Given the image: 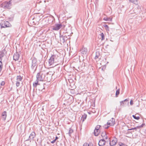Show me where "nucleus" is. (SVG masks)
I'll return each mask as SVG.
<instances>
[{
    "label": "nucleus",
    "instance_id": "obj_19",
    "mask_svg": "<svg viewBox=\"0 0 146 146\" xmlns=\"http://www.w3.org/2000/svg\"><path fill=\"white\" fill-rule=\"evenodd\" d=\"M86 117L87 115L85 113H84L83 115H82L81 118V119L82 120V121H84L86 119Z\"/></svg>",
    "mask_w": 146,
    "mask_h": 146
},
{
    "label": "nucleus",
    "instance_id": "obj_25",
    "mask_svg": "<svg viewBox=\"0 0 146 146\" xmlns=\"http://www.w3.org/2000/svg\"><path fill=\"white\" fill-rule=\"evenodd\" d=\"M99 56H100V54L99 53V52H96V56L95 57V59H96L97 58H98Z\"/></svg>",
    "mask_w": 146,
    "mask_h": 146
},
{
    "label": "nucleus",
    "instance_id": "obj_42",
    "mask_svg": "<svg viewBox=\"0 0 146 146\" xmlns=\"http://www.w3.org/2000/svg\"><path fill=\"white\" fill-rule=\"evenodd\" d=\"M2 57L0 56V60H2Z\"/></svg>",
    "mask_w": 146,
    "mask_h": 146
},
{
    "label": "nucleus",
    "instance_id": "obj_17",
    "mask_svg": "<svg viewBox=\"0 0 146 146\" xmlns=\"http://www.w3.org/2000/svg\"><path fill=\"white\" fill-rule=\"evenodd\" d=\"M100 132V130H97L95 129L94 130V134L95 136H98Z\"/></svg>",
    "mask_w": 146,
    "mask_h": 146
},
{
    "label": "nucleus",
    "instance_id": "obj_24",
    "mask_svg": "<svg viewBox=\"0 0 146 146\" xmlns=\"http://www.w3.org/2000/svg\"><path fill=\"white\" fill-rule=\"evenodd\" d=\"M128 101V99H126L124 100L123 101H120V102L121 104V105L122 106H123V105L124 104V102L125 101Z\"/></svg>",
    "mask_w": 146,
    "mask_h": 146
},
{
    "label": "nucleus",
    "instance_id": "obj_2",
    "mask_svg": "<svg viewBox=\"0 0 146 146\" xmlns=\"http://www.w3.org/2000/svg\"><path fill=\"white\" fill-rule=\"evenodd\" d=\"M45 76L44 73L42 72H40L38 73L36 76V80L39 81H42L44 80Z\"/></svg>",
    "mask_w": 146,
    "mask_h": 146
},
{
    "label": "nucleus",
    "instance_id": "obj_37",
    "mask_svg": "<svg viewBox=\"0 0 146 146\" xmlns=\"http://www.w3.org/2000/svg\"><path fill=\"white\" fill-rule=\"evenodd\" d=\"M119 145L120 146H125V144L122 143H119Z\"/></svg>",
    "mask_w": 146,
    "mask_h": 146
},
{
    "label": "nucleus",
    "instance_id": "obj_10",
    "mask_svg": "<svg viewBox=\"0 0 146 146\" xmlns=\"http://www.w3.org/2000/svg\"><path fill=\"white\" fill-rule=\"evenodd\" d=\"M115 123V119L112 118L110 121H109L107 123V124L109 125L110 126H113Z\"/></svg>",
    "mask_w": 146,
    "mask_h": 146
},
{
    "label": "nucleus",
    "instance_id": "obj_18",
    "mask_svg": "<svg viewBox=\"0 0 146 146\" xmlns=\"http://www.w3.org/2000/svg\"><path fill=\"white\" fill-rule=\"evenodd\" d=\"M5 50L4 49L0 52V56L3 57L5 55Z\"/></svg>",
    "mask_w": 146,
    "mask_h": 146
},
{
    "label": "nucleus",
    "instance_id": "obj_45",
    "mask_svg": "<svg viewBox=\"0 0 146 146\" xmlns=\"http://www.w3.org/2000/svg\"><path fill=\"white\" fill-rule=\"evenodd\" d=\"M116 89H117V87H116Z\"/></svg>",
    "mask_w": 146,
    "mask_h": 146
},
{
    "label": "nucleus",
    "instance_id": "obj_44",
    "mask_svg": "<svg viewBox=\"0 0 146 146\" xmlns=\"http://www.w3.org/2000/svg\"><path fill=\"white\" fill-rule=\"evenodd\" d=\"M2 69L0 68V73L1 72Z\"/></svg>",
    "mask_w": 146,
    "mask_h": 146
},
{
    "label": "nucleus",
    "instance_id": "obj_11",
    "mask_svg": "<svg viewBox=\"0 0 146 146\" xmlns=\"http://www.w3.org/2000/svg\"><path fill=\"white\" fill-rule=\"evenodd\" d=\"M117 142V139L115 138L111 141H110V146H114L115 145Z\"/></svg>",
    "mask_w": 146,
    "mask_h": 146
},
{
    "label": "nucleus",
    "instance_id": "obj_23",
    "mask_svg": "<svg viewBox=\"0 0 146 146\" xmlns=\"http://www.w3.org/2000/svg\"><path fill=\"white\" fill-rule=\"evenodd\" d=\"M104 20L105 21H111L112 18L110 17H105Z\"/></svg>",
    "mask_w": 146,
    "mask_h": 146
},
{
    "label": "nucleus",
    "instance_id": "obj_30",
    "mask_svg": "<svg viewBox=\"0 0 146 146\" xmlns=\"http://www.w3.org/2000/svg\"><path fill=\"white\" fill-rule=\"evenodd\" d=\"M119 94V89H117L116 91V94H115L116 97H117V96Z\"/></svg>",
    "mask_w": 146,
    "mask_h": 146
},
{
    "label": "nucleus",
    "instance_id": "obj_22",
    "mask_svg": "<svg viewBox=\"0 0 146 146\" xmlns=\"http://www.w3.org/2000/svg\"><path fill=\"white\" fill-rule=\"evenodd\" d=\"M129 1L135 4H138V0H129Z\"/></svg>",
    "mask_w": 146,
    "mask_h": 146
},
{
    "label": "nucleus",
    "instance_id": "obj_1",
    "mask_svg": "<svg viewBox=\"0 0 146 146\" xmlns=\"http://www.w3.org/2000/svg\"><path fill=\"white\" fill-rule=\"evenodd\" d=\"M59 57L57 55L55 54L52 55L48 61L49 65L50 66L54 65L55 66L57 65L58 64L56 63L59 62Z\"/></svg>",
    "mask_w": 146,
    "mask_h": 146
},
{
    "label": "nucleus",
    "instance_id": "obj_26",
    "mask_svg": "<svg viewBox=\"0 0 146 146\" xmlns=\"http://www.w3.org/2000/svg\"><path fill=\"white\" fill-rule=\"evenodd\" d=\"M44 86L41 85L40 86V87L38 88V90L40 91H42L43 89H44Z\"/></svg>",
    "mask_w": 146,
    "mask_h": 146
},
{
    "label": "nucleus",
    "instance_id": "obj_27",
    "mask_svg": "<svg viewBox=\"0 0 146 146\" xmlns=\"http://www.w3.org/2000/svg\"><path fill=\"white\" fill-rule=\"evenodd\" d=\"M73 130L70 129L69 130V132L68 133V134L70 136H71V134L73 133Z\"/></svg>",
    "mask_w": 146,
    "mask_h": 146
},
{
    "label": "nucleus",
    "instance_id": "obj_35",
    "mask_svg": "<svg viewBox=\"0 0 146 146\" xmlns=\"http://www.w3.org/2000/svg\"><path fill=\"white\" fill-rule=\"evenodd\" d=\"M133 101L132 100H131V101H130V104L131 106H132L133 105Z\"/></svg>",
    "mask_w": 146,
    "mask_h": 146
},
{
    "label": "nucleus",
    "instance_id": "obj_29",
    "mask_svg": "<svg viewBox=\"0 0 146 146\" xmlns=\"http://www.w3.org/2000/svg\"><path fill=\"white\" fill-rule=\"evenodd\" d=\"M100 35L102 37V40H103L105 38H104V34L103 33H102L100 34Z\"/></svg>",
    "mask_w": 146,
    "mask_h": 146
},
{
    "label": "nucleus",
    "instance_id": "obj_4",
    "mask_svg": "<svg viewBox=\"0 0 146 146\" xmlns=\"http://www.w3.org/2000/svg\"><path fill=\"white\" fill-rule=\"evenodd\" d=\"M11 25L9 22L7 21H2L0 23V26L1 28H6L10 27Z\"/></svg>",
    "mask_w": 146,
    "mask_h": 146
},
{
    "label": "nucleus",
    "instance_id": "obj_28",
    "mask_svg": "<svg viewBox=\"0 0 146 146\" xmlns=\"http://www.w3.org/2000/svg\"><path fill=\"white\" fill-rule=\"evenodd\" d=\"M132 117L134 118V119L138 120L140 119V117L139 116H136L135 115H133Z\"/></svg>",
    "mask_w": 146,
    "mask_h": 146
},
{
    "label": "nucleus",
    "instance_id": "obj_40",
    "mask_svg": "<svg viewBox=\"0 0 146 146\" xmlns=\"http://www.w3.org/2000/svg\"><path fill=\"white\" fill-rule=\"evenodd\" d=\"M3 65L2 64H0V68L2 69L3 68Z\"/></svg>",
    "mask_w": 146,
    "mask_h": 146
},
{
    "label": "nucleus",
    "instance_id": "obj_6",
    "mask_svg": "<svg viewBox=\"0 0 146 146\" xmlns=\"http://www.w3.org/2000/svg\"><path fill=\"white\" fill-rule=\"evenodd\" d=\"M37 60L36 58H33L32 59L31 68L34 69L35 67L36 68L37 65Z\"/></svg>",
    "mask_w": 146,
    "mask_h": 146
},
{
    "label": "nucleus",
    "instance_id": "obj_39",
    "mask_svg": "<svg viewBox=\"0 0 146 146\" xmlns=\"http://www.w3.org/2000/svg\"><path fill=\"white\" fill-rule=\"evenodd\" d=\"M56 141V140L54 139L53 141H51V143H53H53H54Z\"/></svg>",
    "mask_w": 146,
    "mask_h": 146
},
{
    "label": "nucleus",
    "instance_id": "obj_21",
    "mask_svg": "<svg viewBox=\"0 0 146 146\" xmlns=\"http://www.w3.org/2000/svg\"><path fill=\"white\" fill-rule=\"evenodd\" d=\"M38 81L36 80L35 82L33 83V86L34 88H36L37 86L39 84H38Z\"/></svg>",
    "mask_w": 146,
    "mask_h": 146
},
{
    "label": "nucleus",
    "instance_id": "obj_36",
    "mask_svg": "<svg viewBox=\"0 0 146 146\" xmlns=\"http://www.w3.org/2000/svg\"><path fill=\"white\" fill-rule=\"evenodd\" d=\"M83 146H89V145L87 143H85L84 144Z\"/></svg>",
    "mask_w": 146,
    "mask_h": 146
},
{
    "label": "nucleus",
    "instance_id": "obj_3",
    "mask_svg": "<svg viewBox=\"0 0 146 146\" xmlns=\"http://www.w3.org/2000/svg\"><path fill=\"white\" fill-rule=\"evenodd\" d=\"M70 38L69 36H68L66 35H60V40L61 43L64 44L65 43H66V41L68 40Z\"/></svg>",
    "mask_w": 146,
    "mask_h": 146
},
{
    "label": "nucleus",
    "instance_id": "obj_34",
    "mask_svg": "<svg viewBox=\"0 0 146 146\" xmlns=\"http://www.w3.org/2000/svg\"><path fill=\"white\" fill-rule=\"evenodd\" d=\"M20 84V82H16V85L17 87H18Z\"/></svg>",
    "mask_w": 146,
    "mask_h": 146
},
{
    "label": "nucleus",
    "instance_id": "obj_13",
    "mask_svg": "<svg viewBox=\"0 0 146 146\" xmlns=\"http://www.w3.org/2000/svg\"><path fill=\"white\" fill-rule=\"evenodd\" d=\"M105 139H101L99 142L98 145L100 146H103L105 145L106 141Z\"/></svg>",
    "mask_w": 146,
    "mask_h": 146
},
{
    "label": "nucleus",
    "instance_id": "obj_32",
    "mask_svg": "<svg viewBox=\"0 0 146 146\" xmlns=\"http://www.w3.org/2000/svg\"><path fill=\"white\" fill-rule=\"evenodd\" d=\"M108 125H109L108 124H107L106 125L105 124L104 126V127L105 129H108L109 127V126Z\"/></svg>",
    "mask_w": 146,
    "mask_h": 146
},
{
    "label": "nucleus",
    "instance_id": "obj_43",
    "mask_svg": "<svg viewBox=\"0 0 146 146\" xmlns=\"http://www.w3.org/2000/svg\"><path fill=\"white\" fill-rule=\"evenodd\" d=\"M2 64L1 60H0V64Z\"/></svg>",
    "mask_w": 146,
    "mask_h": 146
},
{
    "label": "nucleus",
    "instance_id": "obj_9",
    "mask_svg": "<svg viewBox=\"0 0 146 146\" xmlns=\"http://www.w3.org/2000/svg\"><path fill=\"white\" fill-rule=\"evenodd\" d=\"M62 25L61 24H56L53 27L52 29L55 31H58L60 29Z\"/></svg>",
    "mask_w": 146,
    "mask_h": 146
},
{
    "label": "nucleus",
    "instance_id": "obj_15",
    "mask_svg": "<svg viewBox=\"0 0 146 146\" xmlns=\"http://www.w3.org/2000/svg\"><path fill=\"white\" fill-rule=\"evenodd\" d=\"M7 113L5 111L3 112L2 113L1 116L3 119V120H5L6 119L7 116Z\"/></svg>",
    "mask_w": 146,
    "mask_h": 146
},
{
    "label": "nucleus",
    "instance_id": "obj_14",
    "mask_svg": "<svg viewBox=\"0 0 146 146\" xmlns=\"http://www.w3.org/2000/svg\"><path fill=\"white\" fill-rule=\"evenodd\" d=\"M35 133L34 131L32 132L30 134V135L29 137V138L28 139V140H30V139H33L35 138Z\"/></svg>",
    "mask_w": 146,
    "mask_h": 146
},
{
    "label": "nucleus",
    "instance_id": "obj_41",
    "mask_svg": "<svg viewBox=\"0 0 146 146\" xmlns=\"http://www.w3.org/2000/svg\"><path fill=\"white\" fill-rule=\"evenodd\" d=\"M58 138L57 136H56L55 137V139L56 141V140H57Z\"/></svg>",
    "mask_w": 146,
    "mask_h": 146
},
{
    "label": "nucleus",
    "instance_id": "obj_20",
    "mask_svg": "<svg viewBox=\"0 0 146 146\" xmlns=\"http://www.w3.org/2000/svg\"><path fill=\"white\" fill-rule=\"evenodd\" d=\"M22 80V78L20 76H17V82H20Z\"/></svg>",
    "mask_w": 146,
    "mask_h": 146
},
{
    "label": "nucleus",
    "instance_id": "obj_31",
    "mask_svg": "<svg viewBox=\"0 0 146 146\" xmlns=\"http://www.w3.org/2000/svg\"><path fill=\"white\" fill-rule=\"evenodd\" d=\"M101 127V126L100 125H97L95 128V129L97 130H100V128Z\"/></svg>",
    "mask_w": 146,
    "mask_h": 146
},
{
    "label": "nucleus",
    "instance_id": "obj_5",
    "mask_svg": "<svg viewBox=\"0 0 146 146\" xmlns=\"http://www.w3.org/2000/svg\"><path fill=\"white\" fill-rule=\"evenodd\" d=\"M145 125V123H143L141 125L138 126L134 128H132L131 129H128L127 131H130L133 130H135L136 131H140V128L142 127Z\"/></svg>",
    "mask_w": 146,
    "mask_h": 146
},
{
    "label": "nucleus",
    "instance_id": "obj_33",
    "mask_svg": "<svg viewBox=\"0 0 146 146\" xmlns=\"http://www.w3.org/2000/svg\"><path fill=\"white\" fill-rule=\"evenodd\" d=\"M5 84V82L4 81H3L1 82L0 84V85L1 86H3Z\"/></svg>",
    "mask_w": 146,
    "mask_h": 146
},
{
    "label": "nucleus",
    "instance_id": "obj_12",
    "mask_svg": "<svg viewBox=\"0 0 146 146\" xmlns=\"http://www.w3.org/2000/svg\"><path fill=\"white\" fill-rule=\"evenodd\" d=\"M20 57V55L18 52H16L15 53L13 56V60L15 61L18 60Z\"/></svg>",
    "mask_w": 146,
    "mask_h": 146
},
{
    "label": "nucleus",
    "instance_id": "obj_38",
    "mask_svg": "<svg viewBox=\"0 0 146 146\" xmlns=\"http://www.w3.org/2000/svg\"><path fill=\"white\" fill-rule=\"evenodd\" d=\"M104 26L106 29H108L109 28L108 26L107 25H106Z\"/></svg>",
    "mask_w": 146,
    "mask_h": 146
},
{
    "label": "nucleus",
    "instance_id": "obj_16",
    "mask_svg": "<svg viewBox=\"0 0 146 146\" xmlns=\"http://www.w3.org/2000/svg\"><path fill=\"white\" fill-rule=\"evenodd\" d=\"M101 136L104 139H107L108 138L106 133L105 131L103 132L101 134Z\"/></svg>",
    "mask_w": 146,
    "mask_h": 146
},
{
    "label": "nucleus",
    "instance_id": "obj_7",
    "mask_svg": "<svg viewBox=\"0 0 146 146\" xmlns=\"http://www.w3.org/2000/svg\"><path fill=\"white\" fill-rule=\"evenodd\" d=\"M11 0L9 1V2H6L4 5V8H7L9 9L12 5Z\"/></svg>",
    "mask_w": 146,
    "mask_h": 146
},
{
    "label": "nucleus",
    "instance_id": "obj_8",
    "mask_svg": "<svg viewBox=\"0 0 146 146\" xmlns=\"http://www.w3.org/2000/svg\"><path fill=\"white\" fill-rule=\"evenodd\" d=\"M80 51L82 54L87 55L88 54V50L86 48L82 47L80 49Z\"/></svg>",
    "mask_w": 146,
    "mask_h": 146
}]
</instances>
